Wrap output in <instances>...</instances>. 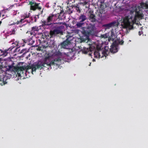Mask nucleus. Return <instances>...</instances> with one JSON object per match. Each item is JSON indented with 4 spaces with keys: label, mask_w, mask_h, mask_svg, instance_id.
<instances>
[{
    "label": "nucleus",
    "mask_w": 148,
    "mask_h": 148,
    "mask_svg": "<svg viewBox=\"0 0 148 148\" xmlns=\"http://www.w3.org/2000/svg\"><path fill=\"white\" fill-rule=\"evenodd\" d=\"M14 43H13L12 42V44H13Z\"/></svg>",
    "instance_id": "36"
},
{
    "label": "nucleus",
    "mask_w": 148,
    "mask_h": 148,
    "mask_svg": "<svg viewBox=\"0 0 148 148\" xmlns=\"http://www.w3.org/2000/svg\"><path fill=\"white\" fill-rule=\"evenodd\" d=\"M50 28H53V33L55 34H62L65 29V25L62 22L56 23H54Z\"/></svg>",
    "instance_id": "7"
},
{
    "label": "nucleus",
    "mask_w": 148,
    "mask_h": 148,
    "mask_svg": "<svg viewBox=\"0 0 148 148\" xmlns=\"http://www.w3.org/2000/svg\"><path fill=\"white\" fill-rule=\"evenodd\" d=\"M4 15H2V16L3 17L4 16Z\"/></svg>",
    "instance_id": "37"
},
{
    "label": "nucleus",
    "mask_w": 148,
    "mask_h": 148,
    "mask_svg": "<svg viewBox=\"0 0 148 148\" xmlns=\"http://www.w3.org/2000/svg\"><path fill=\"white\" fill-rule=\"evenodd\" d=\"M143 34V32L142 31H139L138 32V34L139 36Z\"/></svg>",
    "instance_id": "26"
},
{
    "label": "nucleus",
    "mask_w": 148,
    "mask_h": 148,
    "mask_svg": "<svg viewBox=\"0 0 148 148\" xmlns=\"http://www.w3.org/2000/svg\"><path fill=\"white\" fill-rule=\"evenodd\" d=\"M38 41L40 43H41V42H42V40H40V39H38ZM42 41H43L44 40H42Z\"/></svg>",
    "instance_id": "29"
},
{
    "label": "nucleus",
    "mask_w": 148,
    "mask_h": 148,
    "mask_svg": "<svg viewBox=\"0 0 148 148\" xmlns=\"http://www.w3.org/2000/svg\"><path fill=\"white\" fill-rule=\"evenodd\" d=\"M36 10H38L40 11L38 13V15H33L31 18H29L30 13L29 12H26L21 15V18L19 21H18L16 22H14L13 23L9 24V25L11 26L15 25V28H16V25L18 24H20L23 23V24L22 25V26H23L24 25L27 23L36 22L37 19L39 18V14H42L44 9H43L41 11V9L40 10L38 9H36Z\"/></svg>",
    "instance_id": "5"
},
{
    "label": "nucleus",
    "mask_w": 148,
    "mask_h": 148,
    "mask_svg": "<svg viewBox=\"0 0 148 148\" xmlns=\"http://www.w3.org/2000/svg\"><path fill=\"white\" fill-rule=\"evenodd\" d=\"M75 33H78L79 31V30L78 29H75Z\"/></svg>",
    "instance_id": "27"
},
{
    "label": "nucleus",
    "mask_w": 148,
    "mask_h": 148,
    "mask_svg": "<svg viewBox=\"0 0 148 148\" xmlns=\"http://www.w3.org/2000/svg\"><path fill=\"white\" fill-rule=\"evenodd\" d=\"M89 21L92 23H98L97 20L95 18V16L93 14H91L89 17Z\"/></svg>",
    "instance_id": "15"
},
{
    "label": "nucleus",
    "mask_w": 148,
    "mask_h": 148,
    "mask_svg": "<svg viewBox=\"0 0 148 148\" xmlns=\"http://www.w3.org/2000/svg\"><path fill=\"white\" fill-rule=\"evenodd\" d=\"M54 5H53V8H54V7L55 6V5H56V3H54Z\"/></svg>",
    "instance_id": "31"
},
{
    "label": "nucleus",
    "mask_w": 148,
    "mask_h": 148,
    "mask_svg": "<svg viewBox=\"0 0 148 148\" xmlns=\"http://www.w3.org/2000/svg\"><path fill=\"white\" fill-rule=\"evenodd\" d=\"M51 6H49V3H47L45 5V7L47 8H49Z\"/></svg>",
    "instance_id": "24"
},
{
    "label": "nucleus",
    "mask_w": 148,
    "mask_h": 148,
    "mask_svg": "<svg viewBox=\"0 0 148 148\" xmlns=\"http://www.w3.org/2000/svg\"><path fill=\"white\" fill-rule=\"evenodd\" d=\"M98 26V25L95 23H90L88 25L87 29L90 32L93 31L96 29V27Z\"/></svg>",
    "instance_id": "13"
},
{
    "label": "nucleus",
    "mask_w": 148,
    "mask_h": 148,
    "mask_svg": "<svg viewBox=\"0 0 148 148\" xmlns=\"http://www.w3.org/2000/svg\"><path fill=\"white\" fill-rule=\"evenodd\" d=\"M8 9H5V10H3L1 11H0V17L1 16V14H2V13L4 12V13H5V11L6 10H8Z\"/></svg>",
    "instance_id": "23"
},
{
    "label": "nucleus",
    "mask_w": 148,
    "mask_h": 148,
    "mask_svg": "<svg viewBox=\"0 0 148 148\" xmlns=\"http://www.w3.org/2000/svg\"><path fill=\"white\" fill-rule=\"evenodd\" d=\"M16 12H14V14H14V15H16Z\"/></svg>",
    "instance_id": "32"
},
{
    "label": "nucleus",
    "mask_w": 148,
    "mask_h": 148,
    "mask_svg": "<svg viewBox=\"0 0 148 148\" xmlns=\"http://www.w3.org/2000/svg\"><path fill=\"white\" fill-rule=\"evenodd\" d=\"M41 31L40 29V27H32V30L31 32V34H35L37 33V32H39V33H40V31Z\"/></svg>",
    "instance_id": "16"
},
{
    "label": "nucleus",
    "mask_w": 148,
    "mask_h": 148,
    "mask_svg": "<svg viewBox=\"0 0 148 148\" xmlns=\"http://www.w3.org/2000/svg\"><path fill=\"white\" fill-rule=\"evenodd\" d=\"M12 42H10V43H12Z\"/></svg>",
    "instance_id": "38"
},
{
    "label": "nucleus",
    "mask_w": 148,
    "mask_h": 148,
    "mask_svg": "<svg viewBox=\"0 0 148 148\" xmlns=\"http://www.w3.org/2000/svg\"><path fill=\"white\" fill-rule=\"evenodd\" d=\"M34 38H35V37L32 36L30 38L27 39L26 40L25 39L23 40L24 42L25 43H27L28 45H32L35 42V41L34 40Z\"/></svg>",
    "instance_id": "14"
},
{
    "label": "nucleus",
    "mask_w": 148,
    "mask_h": 148,
    "mask_svg": "<svg viewBox=\"0 0 148 148\" xmlns=\"http://www.w3.org/2000/svg\"><path fill=\"white\" fill-rule=\"evenodd\" d=\"M87 19L86 16L84 14H81L78 18V21H77L76 25L77 28H79L84 26L85 21Z\"/></svg>",
    "instance_id": "10"
},
{
    "label": "nucleus",
    "mask_w": 148,
    "mask_h": 148,
    "mask_svg": "<svg viewBox=\"0 0 148 148\" xmlns=\"http://www.w3.org/2000/svg\"><path fill=\"white\" fill-rule=\"evenodd\" d=\"M23 3H28V1L29 2V4L30 5V10H33L35 11L36 9H38L40 10L41 8L39 6V4L36 3V2L34 1H30V0H20Z\"/></svg>",
    "instance_id": "11"
},
{
    "label": "nucleus",
    "mask_w": 148,
    "mask_h": 148,
    "mask_svg": "<svg viewBox=\"0 0 148 148\" xmlns=\"http://www.w3.org/2000/svg\"><path fill=\"white\" fill-rule=\"evenodd\" d=\"M123 13L122 25L128 32V30L133 29L132 22L136 18L142 17L145 13L148 14V3H142L137 7L130 5L124 10Z\"/></svg>",
    "instance_id": "1"
},
{
    "label": "nucleus",
    "mask_w": 148,
    "mask_h": 148,
    "mask_svg": "<svg viewBox=\"0 0 148 148\" xmlns=\"http://www.w3.org/2000/svg\"><path fill=\"white\" fill-rule=\"evenodd\" d=\"M50 43V45H49L48 47L47 46V48H48V47L51 48L54 46V42L53 41H51V42Z\"/></svg>",
    "instance_id": "21"
},
{
    "label": "nucleus",
    "mask_w": 148,
    "mask_h": 148,
    "mask_svg": "<svg viewBox=\"0 0 148 148\" xmlns=\"http://www.w3.org/2000/svg\"><path fill=\"white\" fill-rule=\"evenodd\" d=\"M103 37L104 38H106L108 37V34H105V36H103Z\"/></svg>",
    "instance_id": "30"
},
{
    "label": "nucleus",
    "mask_w": 148,
    "mask_h": 148,
    "mask_svg": "<svg viewBox=\"0 0 148 148\" xmlns=\"http://www.w3.org/2000/svg\"><path fill=\"white\" fill-rule=\"evenodd\" d=\"M3 75L1 76L0 75V84L2 86L5 84V82L4 81H3Z\"/></svg>",
    "instance_id": "19"
},
{
    "label": "nucleus",
    "mask_w": 148,
    "mask_h": 148,
    "mask_svg": "<svg viewBox=\"0 0 148 148\" xmlns=\"http://www.w3.org/2000/svg\"><path fill=\"white\" fill-rule=\"evenodd\" d=\"M116 41L114 42L111 46L110 51L112 53H115L118 50L119 45H123V41L122 39H118L117 38Z\"/></svg>",
    "instance_id": "9"
},
{
    "label": "nucleus",
    "mask_w": 148,
    "mask_h": 148,
    "mask_svg": "<svg viewBox=\"0 0 148 148\" xmlns=\"http://www.w3.org/2000/svg\"><path fill=\"white\" fill-rule=\"evenodd\" d=\"M89 48H86L83 51V52L84 54L88 53L90 56H92L91 54L92 51H94V57L96 58L103 57V56L106 57L109 53L108 47L106 46H105L104 49L102 50L101 49L96 48L95 45L92 44H89Z\"/></svg>",
    "instance_id": "4"
},
{
    "label": "nucleus",
    "mask_w": 148,
    "mask_h": 148,
    "mask_svg": "<svg viewBox=\"0 0 148 148\" xmlns=\"http://www.w3.org/2000/svg\"><path fill=\"white\" fill-rule=\"evenodd\" d=\"M66 40L64 41L61 44V47L64 49L71 50L72 51H71L70 52L73 53V50L74 49L73 48H72L73 45L71 44L73 37L69 35L66 36Z\"/></svg>",
    "instance_id": "8"
},
{
    "label": "nucleus",
    "mask_w": 148,
    "mask_h": 148,
    "mask_svg": "<svg viewBox=\"0 0 148 148\" xmlns=\"http://www.w3.org/2000/svg\"><path fill=\"white\" fill-rule=\"evenodd\" d=\"M15 29H13L11 30L9 32V34L11 35L12 34H14L15 33Z\"/></svg>",
    "instance_id": "22"
},
{
    "label": "nucleus",
    "mask_w": 148,
    "mask_h": 148,
    "mask_svg": "<svg viewBox=\"0 0 148 148\" xmlns=\"http://www.w3.org/2000/svg\"><path fill=\"white\" fill-rule=\"evenodd\" d=\"M47 55L43 60L36 63L38 69H45L46 67L49 69H51V66L53 65H56L58 67L59 65L63 63V56L62 53L59 51L51 54L48 53Z\"/></svg>",
    "instance_id": "3"
},
{
    "label": "nucleus",
    "mask_w": 148,
    "mask_h": 148,
    "mask_svg": "<svg viewBox=\"0 0 148 148\" xmlns=\"http://www.w3.org/2000/svg\"><path fill=\"white\" fill-rule=\"evenodd\" d=\"M49 32H44L42 35V38L43 39L46 38V39H49L50 38V36L49 35Z\"/></svg>",
    "instance_id": "18"
},
{
    "label": "nucleus",
    "mask_w": 148,
    "mask_h": 148,
    "mask_svg": "<svg viewBox=\"0 0 148 148\" xmlns=\"http://www.w3.org/2000/svg\"><path fill=\"white\" fill-rule=\"evenodd\" d=\"M28 50L27 49H23L20 51V53H23V54L24 55L25 53L28 52Z\"/></svg>",
    "instance_id": "20"
},
{
    "label": "nucleus",
    "mask_w": 148,
    "mask_h": 148,
    "mask_svg": "<svg viewBox=\"0 0 148 148\" xmlns=\"http://www.w3.org/2000/svg\"><path fill=\"white\" fill-rule=\"evenodd\" d=\"M65 17L64 14L61 12L60 14H50L46 20L42 21V25L44 28L49 29L53 24L56 23H54L55 22H58L60 20L64 19Z\"/></svg>",
    "instance_id": "6"
},
{
    "label": "nucleus",
    "mask_w": 148,
    "mask_h": 148,
    "mask_svg": "<svg viewBox=\"0 0 148 148\" xmlns=\"http://www.w3.org/2000/svg\"><path fill=\"white\" fill-rule=\"evenodd\" d=\"M14 47H10L8 49H6L4 51H2L0 49V56H3V57L6 56L8 53H10V51H11Z\"/></svg>",
    "instance_id": "12"
},
{
    "label": "nucleus",
    "mask_w": 148,
    "mask_h": 148,
    "mask_svg": "<svg viewBox=\"0 0 148 148\" xmlns=\"http://www.w3.org/2000/svg\"><path fill=\"white\" fill-rule=\"evenodd\" d=\"M111 36L112 37H113V36H114V34H113V32H111V34H110Z\"/></svg>",
    "instance_id": "28"
},
{
    "label": "nucleus",
    "mask_w": 148,
    "mask_h": 148,
    "mask_svg": "<svg viewBox=\"0 0 148 148\" xmlns=\"http://www.w3.org/2000/svg\"><path fill=\"white\" fill-rule=\"evenodd\" d=\"M90 64H91V63H90V64H89V65L90 66Z\"/></svg>",
    "instance_id": "35"
},
{
    "label": "nucleus",
    "mask_w": 148,
    "mask_h": 148,
    "mask_svg": "<svg viewBox=\"0 0 148 148\" xmlns=\"http://www.w3.org/2000/svg\"><path fill=\"white\" fill-rule=\"evenodd\" d=\"M30 56V54H29V55H28V56Z\"/></svg>",
    "instance_id": "34"
},
{
    "label": "nucleus",
    "mask_w": 148,
    "mask_h": 148,
    "mask_svg": "<svg viewBox=\"0 0 148 148\" xmlns=\"http://www.w3.org/2000/svg\"><path fill=\"white\" fill-rule=\"evenodd\" d=\"M92 60H93V62H94V61H95V59H93Z\"/></svg>",
    "instance_id": "33"
},
{
    "label": "nucleus",
    "mask_w": 148,
    "mask_h": 148,
    "mask_svg": "<svg viewBox=\"0 0 148 148\" xmlns=\"http://www.w3.org/2000/svg\"><path fill=\"white\" fill-rule=\"evenodd\" d=\"M22 66L16 67L13 66L9 65L3 74V81L7 83L6 80L12 77V74H16V76L21 77L22 79L28 78L30 75L33 74V72L35 71L38 69L36 63L32 65V66H28L27 64L23 63Z\"/></svg>",
    "instance_id": "2"
},
{
    "label": "nucleus",
    "mask_w": 148,
    "mask_h": 148,
    "mask_svg": "<svg viewBox=\"0 0 148 148\" xmlns=\"http://www.w3.org/2000/svg\"><path fill=\"white\" fill-rule=\"evenodd\" d=\"M116 23V22L115 21H114L110 23L105 24L103 26L106 28L108 29L114 27Z\"/></svg>",
    "instance_id": "17"
},
{
    "label": "nucleus",
    "mask_w": 148,
    "mask_h": 148,
    "mask_svg": "<svg viewBox=\"0 0 148 148\" xmlns=\"http://www.w3.org/2000/svg\"><path fill=\"white\" fill-rule=\"evenodd\" d=\"M76 10L77 12H80V10L78 7H76Z\"/></svg>",
    "instance_id": "25"
}]
</instances>
